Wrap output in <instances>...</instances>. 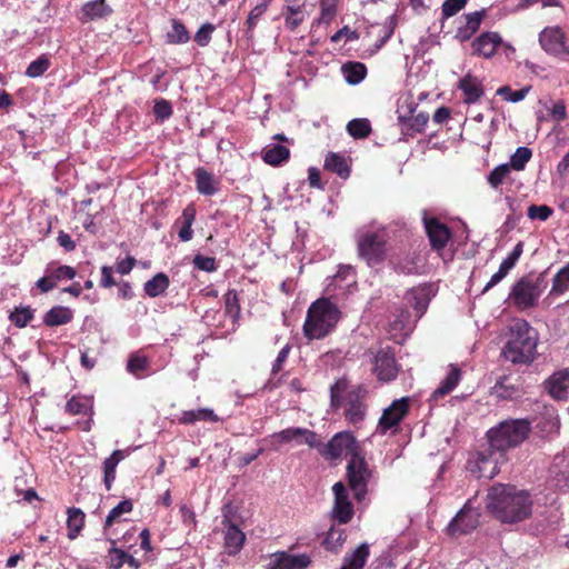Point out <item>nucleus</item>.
Wrapping results in <instances>:
<instances>
[{"label": "nucleus", "mask_w": 569, "mask_h": 569, "mask_svg": "<svg viewBox=\"0 0 569 569\" xmlns=\"http://www.w3.org/2000/svg\"><path fill=\"white\" fill-rule=\"evenodd\" d=\"M46 273H49L56 284L62 280H72L77 274L76 269L70 266L53 267L52 263L47 267Z\"/></svg>", "instance_id": "obj_47"}, {"label": "nucleus", "mask_w": 569, "mask_h": 569, "mask_svg": "<svg viewBox=\"0 0 569 569\" xmlns=\"http://www.w3.org/2000/svg\"><path fill=\"white\" fill-rule=\"evenodd\" d=\"M525 393L520 383L513 382L508 376L501 377L492 387V395L501 400H515Z\"/></svg>", "instance_id": "obj_25"}, {"label": "nucleus", "mask_w": 569, "mask_h": 569, "mask_svg": "<svg viewBox=\"0 0 569 569\" xmlns=\"http://www.w3.org/2000/svg\"><path fill=\"white\" fill-rule=\"evenodd\" d=\"M290 350H291V346L289 343H287L278 352V356H277L276 360L273 361L272 368H271L272 376L278 375L282 370L283 363L287 361Z\"/></svg>", "instance_id": "obj_63"}, {"label": "nucleus", "mask_w": 569, "mask_h": 569, "mask_svg": "<svg viewBox=\"0 0 569 569\" xmlns=\"http://www.w3.org/2000/svg\"><path fill=\"white\" fill-rule=\"evenodd\" d=\"M370 556L369 546L361 543L351 553H347L343 558V565L340 569H363Z\"/></svg>", "instance_id": "obj_32"}, {"label": "nucleus", "mask_w": 569, "mask_h": 569, "mask_svg": "<svg viewBox=\"0 0 569 569\" xmlns=\"http://www.w3.org/2000/svg\"><path fill=\"white\" fill-rule=\"evenodd\" d=\"M311 558L307 553L291 555L289 551H277L269 556L268 569H306Z\"/></svg>", "instance_id": "obj_18"}, {"label": "nucleus", "mask_w": 569, "mask_h": 569, "mask_svg": "<svg viewBox=\"0 0 569 569\" xmlns=\"http://www.w3.org/2000/svg\"><path fill=\"white\" fill-rule=\"evenodd\" d=\"M341 70L346 81L350 84L360 83L367 76V68L362 62H346Z\"/></svg>", "instance_id": "obj_41"}, {"label": "nucleus", "mask_w": 569, "mask_h": 569, "mask_svg": "<svg viewBox=\"0 0 569 569\" xmlns=\"http://www.w3.org/2000/svg\"><path fill=\"white\" fill-rule=\"evenodd\" d=\"M502 42V38L498 32L485 31L471 41V54L483 59H490L496 54Z\"/></svg>", "instance_id": "obj_16"}, {"label": "nucleus", "mask_w": 569, "mask_h": 569, "mask_svg": "<svg viewBox=\"0 0 569 569\" xmlns=\"http://www.w3.org/2000/svg\"><path fill=\"white\" fill-rule=\"evenodd\" d=\"M73 318V312L70 308L63 306L52 307L46 312L43 323L47 327H57L69 323Z\"/></svg>", "instance_id": "obj_31"}, {"label": "nucleus", "mask_w": 569, "mask_h": 569, "mask_svg": "<svg viewBox=\"0 0 569 569\" xmlns=\"http://www.w3.org/2000/svg\"><path fill=\"white\" fill-rule=\"evenodd\" d=\"M130 455V449H117L102 462L103 470V483L106 489L109 491L116 480V469L120 461L126 459Z\"/></svg>", "instance_id": "obj_26"}, {"label": "nucleus", "mask_w": 569, "mask_h": 569, "mask_svg": "<svg viewBox=\"0 0 569 569\" xmlns=\"http://www.w3.org/2000/svg\"><path fill=\"white\" fill-rule=\"evenodd\" d=\"M457 88L462 92V100L467 104L477 103L485 94L482 81L471 73L463 76L459 80Z\"/></svg>", "instance_id": "obj_21"}, {"label": "nucleus", "mask_w": 569, "mask_h": 569, "mask_svg": "<svg viewBox=\"0 0 569 569\" xmlns=\"http://www.w3.org/2000/svg\"><path fill=\"white\" fill-rule=\"evenodd\" d=\"M461 379V370L457 366L451 365L446 378L440 382L439 387L432 392L431 400L437 401L449 395L459 383Z\"/></svg>", "instance_id": "obj_28"}, {"label": "nucleus", "mask_w": 569, "mask_h": 569, "mask_svg": "<svg viewBox=\"0 0 569 569\" xmlns=\"http://www.w3.org/2000/svg\"><path fill=\"white\" fill-rule=\"evenodd\" d=\"M538 333L525 319H516L510 326V338L502 356L512 363H528L535 359Z\"/></svg>", "instance_id": "obj_2"}, {"label": "nucleus", "mask_w": 569, "mask_h": 569, "mask_svg": "<svg viewBox=\"0 0 569 569\" xmlns=\"http://www.w3.org/2000/svg\"><path fill=\"white\" fill-rule=\"evenodd\" d=\"M33 310L30 307H17L10 313V321L18 328H24L33 319Z\"/></svg>", "instance_id": "obj_50"}, {"label": "nucleus", "mask_w": 569, "mask_h": 569, "mask_svg": "<svg viewBox=\"0 0 569 569\" xmlns=\"http://www.w3.org/2000/svg\"><path fill=\"white\" fill-rule=\"evenodd\" d=\"M429 121V114L427 112H419L416 116H412L408 120V130H412L413 132L421 133L427 123Z\"/></svg>", "instance_id": "obj_59"}, {"label": "nucleus", "mask_w": 569, "mask_h": 569, "mask_svg": "<svg viewBox=\"0 0 569 569\" xmlns=\"http://www.w3.org/2000/svg\"><path fill=\"white\" fill-rule=\"evenodd\" d=\"M197 210L193 203L188 204L179 219H177L176 224H180V229L178 232V237L180 241L187 242L190 241L193 237L192 224L196 220Z\"/></svg>", "instance_id": "obj_27"}, {"label": "nucleus", "mask_w": 569, "mask_h": 569, "mask_svg": "<svg viewBox=\"0 0 569 569\" xmlns=\"http://www.w3.org/2000/svg\"><path fill=\"white\" fill-rule=\"evenodd\" d=\"M390 264L397 273L418 274L421 269L420 254L417 251H406L393 256Z\"/></svg>", "instance_id": "obj_22"}, {"label": "nucleus", "mask_w": 569, "mask_h": 569, "mask_svg": "<svg viewBox=\"0 0 569 569\" xmlns=\"http://www.w3.org/2000/svg\"><path fill=\"white\" fill-rule=\"evenodd\" d=\"M272 0H261L248 14L244 22L243 34L247 39L253 38V30L260 18L266 13Z\"/></svg>", "instance_id": "obj_34"}, {"label": "nucleus", "mask_w": 569, "mask_h": 569, "mask_svg": "<svg viewBox=\"0 0 569 569\" xmlns=\"http://www.w3.org/2000/svg\"><path fill=\"white\" fill-rule=\"evenodd\" d=\"M340 319L338 307L327 298L312 302L307 311L303 335L309 340L327 337Z\"/></svg>", "instance_id": "obj_3"}, {"label": "nucleus", "mask_w": 569, "mask_h": 569, "mask_svg": "<svg viewBox=\"0 0 569 569\" xmlns=\"http://www.w3.org/2000/svg\"><path fill=\"white\" fill-rule=\"evenodd\" d=\"M389 233L386 228L368 230L357 237V251L369 267L385 261L388 252Z\"/></svg>", "instance_id": "obj_5"}, {"label": "nucleus", "mask_w": 569, "mask_h": 569, "mask_svg": "<svg viewBox=\"0 0 569 569\" xmlns=\"http://www.w3.org/2000/svg\"><path fill=\"white\" fill-rule=\"evenodd\" d=\"M539 44L549 56L569 63V43L567 33L559 26L543 28L539 33Z\"/></svg>", "instance_id": "obj_8"}, {"label": "nucleus", "mask_w": 569, "mask_h": 569, "mask_svg": "<svg viewBox=\"0 0 569 569\" xmlns=\"http://www.w3.org/2000/svg\"><path fill=\"white\" fill-rule=\"evenodd\" d=\"M178 421L180 425H193L197 421L217 422L219 421V417L214 413L212 409L200 408L196 410L182 411Z\"/></svg>", "instance_id": "obj_30"}, {"label": "nucleus", "mask_w": 569, "mask_h": 569, "mask_svg": "<svg viewBox=\"0 0 569 569\" xmlns=\"http://www.w3.org/2000/svg\"><path fill=\"white\" fill-rule=\"evenodd\" d=\"M67 515L68 538L73 540L79 536L84 526L86 515L81 509L76 507L68 508Z\"/></svg>", "instance_id": "obj_35"}, {"label": "nucleus", "mask_w": 569, "mask_h": 569, "mask_svg": "<svg viewBox=\"0 0 569 569\" xmlns=\"http://www.w3.org/2000/svg\"><path fill=\"white\" fill-rule=\"evenodd\" d=\"M346 389H347V383L343 380H339L335 385L331 386V388H330L331 407L337 409L345 403V401L341 398V395L346 391Z\"/></svg>", "instance_id": "obj_57"}, {"label": "nucleus", "mask_w": 569, "mask_h": 569, "mask_svg": "<svg viewBox=\"0 0 569 569\" xmlns=\"http://www.w3.org/2000/svg\"><path fill=\"white\" fill-rule=\"evenodd\" d=\"M399 370L400 367L391 348H381L377 351L373 372L378 380L383 382L392 381L397 378Z\"/></svg>", "instance_id": "obj_13"}, {"label": "nucleus", "mask_w": 569, "mask_h": 569, "mask_svg": "<svg viewBox=\"0 0 569 569\" xmlns=\"http://www.w3.org/2000/svg\"><path fill=\"white\" fill-rule=\"evenodd\" d=\"M468 3V0H446L441 6V18L449 19L461 11Z\"/></svg>", "instance_id": "obj_53"}, {"label": "nucleus", "mask_w": 569, "mask_h": 569, "mask_svg": "<svg viewBox=\"0 0 569 569\" xmlns=\"http://www.w3.org/2000/svg\"><path fill=\"white\" fill-rule=\"evenodd\" d=\"M486 508L497 520L517 523L531 516L532 500L525 490L511 485L497 483L488 490Z\"/></svg>", "instance_id": "obj_1"}, {"label": "nucleus", "mask_w": 569, "mask_h": 569, "mask_svg": "<svg viewBox=\"0 0 569 569\" xmlns=\"http://www.w3.org/2000/svg\"><path fill=\"white\" fill-rule=\"evenodd\" d=\"M499 452L489 445V448L478 451L475 459L468 460L467 470L477 478L492 479L499 473Z\"/></svg>", "instance_id": "obj_10"}, {"label": "nucleus", "mask_w": 569, "mask_h": 569, "mask_svg": "<svg viewBox=\"0 0 569 569\" xmlns=\"http://www.w3.org/2000/svg\"><path fill=\"white\" fill-rule=\"evenodd\" d=\"M169 284V277L163 272H159L144 283V292L150 298H156L164 293Z\"/></svg>", "instance_id": "obj_39"}, {"label": "nucleus", "mask_w": 569, "mask_h": 569, "mask_svg": "<svg viewBox=\"0 0 569 569\" xmlns=\"http://www.w3.org/2000/svg\"><path fill=\"white\" fill-rule=\"evenodd\" d=\"M345 418L351 425H357L365 419L367 406L365 393L360 388L347 392L345 398Z\"/></svg>", "instance_id": "obj_19"}, {"label": "nucleus", "mask_w": 569, "mask_h": 569, "mask_svg": "<svg viewBox=\"0 0 569 569\" xmlns=\"http://www.w3.org/2000/svg\"><path fill=\"white\" fill-rule=\"evenodd\" d=\"M543 279L538 277L536 280L521 278L517 281L509 295L510 300L519 310H526L537 305L542 292Z\"/></svg>", "instance_id": "obj_9"}, {"label": "nucleus", "mask_w": 569, "mask_h": 569, "mask_svg": "<svg viewBox=\"0 0 569 569\" xmlns=\"http://www.w3.org/2000/svg\"><path fill=\"white\" fill-rule=\"evenodd\" d=\"M409 412V399L400 398L393 400L392 403L386 408L379 419L378 428L381 432L386 433L393 427H397Z\"/></svg>", "instance_id": "obj_17"}, {"label": "nucleus", "mask_w": 569, "mask_h": 569, "mask_svg": "<svg viewBox=\"0 0 569 569\" xmlns=\"http://www.w3.org/2000/svg\"><path fill=\"white\" fill-rule=\"evenodd\" d=\"M193 264L197 269L206 271V272H213L218 269L216 259L212 257H206L202 254H196L193 258Z\"/></svg>", "instance_id": "obj_60"}, {"label": "nucleus", "mask_w": 569, "mask_h": 569, "mask_svg": "<svg viewBox=\"0 0 569 569\" xmlns=\"http://www.w3.org/2000/svg\"><path fill=\"white\" fill-rule=\"evenodd\" d=\"M284 26L290 31H295L306 18L305 0H284Z\"/></svg>", "instance_id": "obj_24"}, {"label": "nucleus", "mask_w": 569, "mask_h": 569, "mask_svg": "<svg viewBox=\"0 0 569 569\" xmlns=\"http://www.w3.org/2000/svg\"><path fill=\"white\" fill-rule=\"evenodd\" d=\"M224 310L226 313L232 319L233 322L240 318V299L236 289H229L224 296Z\"/></svg>", "instance_id": "obj_44"}, {"label": "nucleus", "mask_w": 569, "mask_h": 569, "mask_svg": "<svg viewBox=\"0 0 569 569\" xmlns=\"http://www.w3.org/2000/svg\"><path fill=\"white\" fill-rule=\"evenodd\" d=\"M171 30L166 34L168 44H184L190 40V33L184 23L179 19H171Z\"/></svg>", "instance_id": "obj_36"}, {"label": "nucleus", "mask_w": 569, "mask_h": 569, "mask_svg": "<svg viewBox=\"0 0 569 569\" xmlns=\"http://www.w3.org/2000/svg\"><path fill=\"white\" fill-rule=\"evenodd\" d=\"M569 290V262L552 279L550 295L560 296Z\"/></svg>", "instance_id": "obj_45"}, {"label": "nucleus", "mask_w": 569, "mask_h": 569, "mask_svg": "<svg viewBox=\"0 0 569 569\" xmlns=\"http://www.w3.org/2000/svg\"><path fill=\"white\" fill-rule=\"evenodd\" d=\"M346 477L355 499L359 502L362 501L368 493V483L372 477V471L362 453L348 460Z\"/></svg>", "instance_id": "obj_7"}, {"label": "nucleus", "mask_w": 569, "mask_h": 569, "mask_svg": "<svg viewBox=\"0 0 569 569\" xmlns=\"http://www.w3.org/2000/svg\"><path fill=\"white\" fill-rule=\"evenodd\" d=\"M290 158V150L282 144L267 146L262 150L263 161L272 167H278Z\"/></svg>", "instance_id": "obj_33"}, {"label": "nucleus", "mask_w": 569, "mask_h": 569, "mask_svg": "<svg viewBox=\"0 0 569 569\" xmlns=\"http://www.w3.org/2000/svg\"><path fill=\"white\" fill-rule=\"evenodd\" d=\"M221 525L223 527V551L226 555L234 557L240 553L246 543V533L227 516H223Z\"/></svg>", "instance_id": "obj_15"}, {"label": "nucleus", "mask_w": 569, "mask_h": 569, "mask_svg": "<svg viewBox=\"0 0 569 569\" xmlns=\"http://www.w3.org/2000/svg\"><path fill=\"white\" fill-rule=\"evenodd\" d=\"M510 172L511 169L509 164H499L489 172L487 176V182L492 189L498 190L510 179Z\"/></svg>", "instance_id": "obj_42"}, {"label": "nucleus", "mask_w": 569, "mask_h": 569, "mask_svg": "<svg viewBox=\"0 0 569 569\" xmlns=\"http://www.w3.org/2000/svg\"><path fill=\"white\" fill-rule=\"evenodd\" d=\"M336 16V6L326 0L321 1V12L318 22L329 24Z\"/></svg>", "instance_id": "obj_64"}, {"label": "nucleus", "mask_w": 569, "mask_h": 569, "mask_svg": "<svg viewBox=\"0 0 569 569\" xmlns=\"http://www.w3.org/2000/svg\"><path fill=\"white\" fill-rule=\"evenodd\" d=\"M423 226L431 249L440 254L452 237L450 228L436 217H425Z\"/></svg>", "instance_id": "obj_14"}, {"label": "nucleus", "mask_w": 569, "mask_h": 569, "mask_svg": "<svg viewBox=\"0 0 569 569\" xmlns=\"http://www.w3.org/2000/svg\"><path fill=\"white\" fill-rule=\"evenodd\" d=\"M113 13V9L107 0H89L81 6L78 20L88 23L97 20H106Z\"/></svg>", "instance_id": "obj_20"}, {"label": "nucleus", "mask_w": 569, "mask_h": 569, "mask_svg": "<svg viewBox=\"0 0 569 569\" xmlns=\"http://www.w3.org/2000/svg\"><path fill=\"white\" fill-rule=\"evenodd\" d=\"M335 496L331 518L339 525L349 523L355 515L353 505L349 498L347 487L343 482L338 481L332 486Z\"/></svg>", "instance_id": "obj_11"}, {"label": "nucleus", "mask_w": 569, "mask_h": 569, "mask_svg": "<svg viewBox=\"0 0 569 569\" xmlns=\"http://www.w3.org/2000/svg\"><path fill=\"white\" fill-rule=\"evenodd\" d=\"M316 443L312 448L328 461L338 460L342 457L349 459L361 455V448L355 436L349 431L336 433L327 443H323L316 433Z\"/></svg>", "instance_id": "obj_6"}, {"label": "nucleus", "mask_w": 569, "mask_h": 569, "mask_svg": "<svg viewBox=\"0 0 569 569\" xmlns=\"http://www.w3.org/2000/svg\"><path fill=\"white\" fill-rule=\"evenodd\" d=\"M126 551L120 548H110L107 556V565L110 569H120L124 565Z\"/></svg>", "instance_id": "obj_58"}, {"label": "nucleus", "mask_w": 569, "mask_h": 569, "mask_svg": "<svg viewBox=\"0 0 569 569\" xmlns=\"http://www.w3.org/2000/svg\"><path fill=\"white\" fill-rule=\"evenodd\" d=\"M569 382V372H559L550 378V393L560 398L562 391H566Z\"/></svg>", "instance_id": "obj_51"}, {"label": "nucleus", "mask_w": 569, "mask_h": 569, "mask_svg": "<svg viewBox=\"0 0 569 569\" xmlns=\"http://www.w3.org/2000/svg\"><path fill=\"white\" fill-rule=\"evenodd\" d=\"M531 87H525L520 90L513 91L509 86H502L497 90V94L502 97L506 101L519 102L526 98Z\"/></svg>", "instance_id": "obj_52"}, {"label": "nucleus", "mask_w": 569, "mask_h": 569, "mask_svg": "<svg viewBox=\"0 0 569 569\" xmlns=\"http://www.w3.org/2000/svg\"><path fill=\"white\" fill-rule=\"evenodd\" d=\"M153 112L162 121L169 119L172 114L171 103L164 99L156 100Z\"/></svg>", "instance_id": "obj_61"}, {"label": "nucleus", "mask_w": 569, "mask_h": 569, "mask_svg": "<svg viewBox=\"0 0 569 569\" xmlns=\"http://www.w3.org/2000/svg\"><path fill=\"white\" fill-rule=\"evenodd\" d=\"M323 168L327 171L338 174L342 179H347L351 171L346 157L336 152H328L325 158Z\"/></svg>", "instance_id": "obj_29"}, {"label": "nucleus", "mask_w": 569, "mask_h": 569, "mask_svg": "<svg viewBox=\"0 0 569 569\" xmlns=\"http://www.w3.org/2000/svg\"><path fill=\"white\" fill-rule=\"evenodd\" d=\"M214 24L210 22L203 23L194 34L193 39L196 43L200 47H207L211 41L212 33L214 32Z\"/></svg>", "instance_id": "obj_54"}, {"label": "nucleus", "mask_w": 569, "mask_h": 569, "mask_svg": "<svg viewBox=\"0 0 569 569\" xmlns=\"http://www.w3.org/2000/svg\"><path fill=\"white\" fill-rule=\"evenodd\" d=\"M150 369V360L148 357L133 352L129 356L127 362V371L136 378H143L146 372Z\"/></svg>", "instance_id": "obj_37"}, {"label": "nucleus", "mask_w": 569, "mask_h": 569, "mask_svg": "<svg viewBox=\"0 0 569 569\" xmlns=\"http://www.w3.org/2000/svg\"><path fill=\"white\" fill-rule=\"evenodd\" d=\"M66 412L71 416L92 413V399L83 396H72L66 403Z\"/></svg>", "instance_id": "obj_38"}, {"label": "nucleus", "mask_w": 569, "mask_h": 569, "mask_svg": "<svg viewBox=\"0 0 569 569\" xmlns=\"http://www.w3.org/2000/svg\"><path fill=\"white\" fill-rule=\"evenodd\" d=\"M486 17V10L482 9L480 11H475L471 13L465 14L466 18V24L468 29L472 30L473 32H477L481 26V22L483 18Z\"/></svg>", "instance_id": "obj_62"}, {"label": "nucleus", "mask_w": 569, "mask_h": 569, "mask_svg": "<svg viewBox=\"0 0 569 569\" xmlns=\"http://www.w3.org/2000/svg\"><path fill=\"white\" fill-rule=\"evenodd\" d=\"M299 438H303V442L307 443L310 448H312V446H317L316 432L301 427L287 428L279 432H274L271 436L273 446L276 443H287L292 440H298Z\"/></svg>", "instance_id": "obj_23"}, {"label": "nucleus", "mask_w": 569, "mask_h": 569, "mask_svg": "<svg viewBox=\"0 0 569 569\" xmlns=\"http://www.w3.org/2000/svg\"><path fill=\"white\" fill-rule=\"evenodd\" d=\"M51 66V60L48 54H41L33 60L26 69V76L29 78L41 77Z\"/></svg>", "instance_id": "obj_48"}, {"label": "nucleus", "mask_w": 569, "mask_h": 569, "mask_svg": "<svg viewBox=\"0 0 569 569\" xmlns=\"http://www.w3.org/2000/svg\"><path fill=\"white\" fill-rule=\"evenodd\" d=\"M133 509V503L130 499H126L120 501L116 507H113L104 521V530L110 528L114 522L120 520V517L124 513L131 512Z\"/></svg>", "instance_id": "obj_46"}, {"label": "nucleus", "mask_w": 569, "mask_h": 569, "mask_svg": "<svg viewBox=\"0 0 569 569\" xmlns=\"http://www.w3.org/2000/svg\"><path fill=\"white\" fill-rule=\"evenodd\" d=\"M480 513L476 508H472L470 500L450 521L447 530L451 537L467 535L479 526Z\"/></svg>", "instance_id": "obj_12"}, {"label": "nucleus", "mask_w": 569, "mask_h": 569, "mask_svg": "<svg viewBox=\"0 0 569 569\" xmlns=\"http://www.w3.org/2000/svg\"><path fill=\"white\" fill-rule=\"evenodd\" d=\"M531 149L527 147H519L517 148L516 152L510 157V162L508 164L510 166V169H513L516 171H522L526 168V164L531 159Z\"/></svg>", "instance_id": "obj_49"}, {"label": "nucleus", "mask_w": 569, "mask_h": 569, "mask_svg": "<svg viewBox=\"0 0 569 569\" xmlns=\"http://www.w3.org/2000/svg\"><path fill=\"white\" fill-rule=\"evenodd\" d=\"M347 131L355 139H365L371 133L370 121L366 118L352 119L347 124Z\"/></svg>", "instance_id": "obj_43"}, {"label": "nucleus", "mask_w": 569, "mask_h": 569, "mask_svg": "<svg viewBox=\"0 0 569 569\" xmlns=\"http://www.w3.org/2000/svg\"><path fill=\"white\" fill-rule=\"evenodd\" d=\"M552 213V208L547 204H531L527 210V216L531 220L546 221L551 217Z\"/></svg>", "instance_id": "obj_55"}, {"label": "nucleus", "mask_w": 569, "mask_h": 569, "mask_svg": "<svg viewBox=\"0 0 569 569\" xmlns=\"http://www.w3.org/2000/svg\"><path fill=\"white\" fill-rule=\"evenodd\" d=\"M531 423L527 419H508L487 432L489 445L503 457L510 448L520 446L529 436Z\"/></svg>", "instance_id": "obj_4"}, {"label": "nucleus", "mask_w": 569, "mask_h": 569, "mask_svg": "<svg viewBox=\"0 0 569 569\" xmlns=\"http://www.w3.org/2000/svg\"><path fill=\"white\" fill-rule=\"evenodd\" d=\"M194 178L197 190L204 196H212L216 193L217 188L214 187L213 174L207 171L204 168H197L194 170Z\"/></svg>", "instance_id": "obj_40"}, {"label": "nucleus", "mask_w": 569, "mask_h": 569, "mask_svg": "<svg viewBox=\"0 0 569 569\" xmlns=\"http://www.w3.org/2000/svg\"><path fill=\"white\" fill-rule=\"evenodd\" d=\"M345 541L346 533L343 530L330 528L326 537L325 543L327 546V549L332 550L337 549L338 547H341Z\"/></svg>", "instance_id": "obj_56"}]
</instances>
